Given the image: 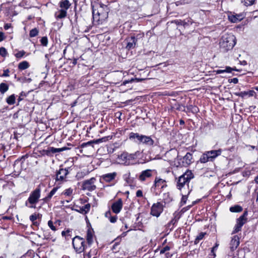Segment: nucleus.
I'll use <instances>...</instances> for the list:
<instances>
[{"mask_svg": "<svg viewBox=\"0 0 258 258\" xmlns=\"http://www.w3.org/2000/svg\"><path fill=\"white\" fill-rule=\"evenodd\" d=\"M92 7L93 24H102L108 18L109 8L106 5L101 3L92 5Z\"/></svg>", "mask_w": 258, "mask_h": 258, "instance_id": "1", "label": "nucleus"}, {"mask_svg": "<svg viewBox=\"0 0 258 258\" xmlns=\"http://www.w3.org/2000/svg\"><path fill=\"white\" fill-rule=\"evenodd\" d=\"M235 36L231 34H225L220 39L219 45L221 50L227 51L231 49L236 44Z\"/></svg>", "mask_w": 258, "mask_h": 258, "instance_id": "2", "label": "nucleus"}, {"mask_svg": "<svg viewBox=\"0 0 258 258\" xmlns=\"http://www.w3.org/2000/svg\"><path fill=\"white\" fill-rule=\"evenodd\" d=\"M194 175L191 171L187 170L182 175L178 177L177 181L176 187L178 189L182 192V189L185 185L188 184L190 180L194 178Z\"/></svg>", "mask_w": 258, "mask_h": 258, "instance_id": "3", "label": "nucleus"}, {"mask_svg": "<svg viewBox=\"0 0 258 258\" xmlns=\"http://www.w3.org/2000/svg\"><path fill=\"white\" fill-rule=\"evenodd\" d=\"M130 140L137 139L136 142L139 144H143L147 146H152L154 143V140L150 137L140 135L138 133L132 132L129 135Z\"/></svg>", "mask_w": 258, "mask_h": 258, "instance_id": "4", "label": "nucleus"}, {"mask_svg": "<svg viewBox=\"0 0 258 258\" xmlns=\"http://www.w3.org/2000/svg\"><path fill=\"white\" fill-rule=\"evenodd\" d=\"M41 190L39 187L36 188L30 194L29 197L25 202L26 206L30 208H35L40 197Z\"/></svg>", "mask_w": 258, "mask_h": 258, "instance_id": "5", "label": "nucleus"}, {"mask_svg": "<svg viewBox=\"0 0 258 258\" xmlns=\"http://www.w3.org/2000/svg\"><path fill=\"white\" fill-rule=\"evenodd\" d=\"M135 158V154H129L124 152L118 156L117 161L119 164L129 165Z\"/></svg>", "mask_w": 258, "mask_h": 258, "instance_id": "6", "label": "nucleus"}, {"mask_svg": "<svg viewBox=\"0 0 258 258\" xmlns=\"http://www.w3.org/2000/svg\"><path fill=\"white\" fill-rule=\"evenodd\" d=\"M73 245L76 251L78 253L83 252L86 246L84 239L78 236L73 238Z\"/></svg>", "mask_w": 258, "mask_h": 258, "instance_id": "7", "label": "nucleus"}, {"mask_svg": "<svg viewBox=\"0 0 258 258\" xmlns=\"http://www.w3.org/2000/svg\"><path fill=\"white\" fill-rule=\"evenodd\" d=\"M164 206L161 202L153 204L151 209V214L158 217L163 211Z\"/></svg>", "mask_w": 258, "mask_h": 258, "instance_id": "8", "label": "nucleus"}, {"mask_svg": "<svg viewBox=\"0 0 258 258\" xmlns=\"http://www.w3.org/2000/svg\"><path fill=\"white\" fill-rule=\"evenodd\" d=\"M167 186L166 181L159 177H156L154 181V184L152 187V189L154 190V191L158 189H163Z\"/></svg>", "mask_w": 258, "mask_h": 258, "instance_id": "9", "label": "nucleus"}, {"mask_svg": "<svg viewBox=\"0 0 258 258\" xmlns=\"http://www.w3.org/2000/svg\"><path fill=\"white\" fill-rule=\"evenodd\" d=\"M66 150V148H55L52 147H48L46 149H44L39 151L42 156L47 155L51 156L53 154L60 152Z\"/></svg>", "mask_w": 258, "mask_h": 258, "instance_id": "10", "label": "nucleus"}, {"mask_svg": "<svg viewBox=\"0 0 258 258\" xmlns=\"http://www.w3.org/2000/svg\"><path fill=\"white\" fill-rule=\"evenodd\" d=\"M96 179L94 177H92L89 179L86 180L83 182L82 188L84 190H87L89 191H93L96 188L95 185V182Z\"/></svg>", "mask_w": 258, "mask_h": 258, "instance_id": "11", "label": "nucleus"}, {"mask_svg": "<svg viewBox=\"0 0 258 258\" xmlns=\"http://www.w3.org/2000/svg\"><path fill=\"white\" fill-rule=\"evenodd\" d=\"M245 17L243 13L240 14L231 13L228 15V19L232 23H237L243 20Z\"/></svg>", "mask_w": 258, "mask_h": 258, "instance_id": "12", "label": "nucleus"}, {"mask_svg": "<svg viewBox=\"0 0 258 258\" xmlns=\"http://www.w3.org/2000/svg\"><path fill=\"white\" fill-rule=\"evenodd\" d=\"M182 163H179L177 166H181L187 167L192 162V155L190 153H187L186 155L181 159Z\"/></svg>", "mask_w": 258, "mask_h": 258, "instance_id": "13", "label": "nucleus"}, {"mask_svg": "<svg viewBox=\"0 0 258 258\" xmlns=\"http://www.w3.org/2000/svg\"><path fill=\"white\" fill-rule=\"evenodd\" d=\"M123 206V202L121 199H118L113 202L111 206V210L115 214H118L121 210Z\"/></svg>", "mask_w": 258, "mask_h": 258, "instance_id": "14", "label": "nucleus"}, {"mask_svg": "<svg viewBox=\"0 0 258 258\" xmlns=\"http://www.w3.org/2000/svg\"><path fill=\"white\" fill-rule=\"evenodd\" d=\"M125 40L127 42L126 45V49L130 50L135 47L137 42V39L135 36H132L131 37L126 38Z\"/></svg>", "mask_w": 258, "mask_h": 258, "instance_id": "15", "label": "nucleus"}, {"mask_svg": "<svg viewBox=\"0 0 258 258\" xmlns=\"http://www.w3.org/2000/svg\"><path fill=\"white\" fill-rule=\"evenodd\" d=\"M152 173L153 170L151 169H147L143 171L139 177V179L141 181H144L152 176Z\"/></svg>", "mask_w": 258, "mask_h": 258, "instance_id": "16", "label": "nucleus"}, {"mask_svg": "<svg viewBox=\"0 0 258 258\" xmlns=\"http://www.w3.org/2000/svg\"><path fill=\"white\" fill-rule=\"evenodd\" d=\"M68 170L66 168H60L56 173V180H64L67 175L68 174Z\"/></svg>", "mask_w": 258, "mask_h": 258, "instance_id": "17", "label": "nucleus"}, {"mask_svg": "<svg viewBox=\"0 0 258 258\" xmlns=\"http://www.w3.org/2000/svg\"><path fill=\"white\" fill-rule=\"evenodd\" d=\"M117 175V173L115 172L112 173H107L102 175L101 178L104 181L109 182L113 180Z\"/></svg>", "mask_w": 258, "mask_h": 258, "instance_id": "18", "label": "nucleus"}, {"mask_svg": "<svg viewBox=\"0 0 258 258\" xmlns=\"http://www.w3.org/2000/svg\"><path fill=\"white\" fill-rule=\"evenodd\" d=\"M206 152L208 154V156H209L210 159L212 161L217 157L221 155L222 153V150L218 149L217 150H211Z\"/></svg>", "mask_w": 258, "mask_h": 258, "instance_id": "19", "label": "nucleus"}, {"mask_svg": "<svg viewBox=\"0 0 258 258\" xmlns=\"http://www.w3.org/2000/svg\"><path fill=\"white\" fill-rule=\"evenodd\" d=\"M239 244V237L235 235L231 240L230 243V248L232 250L235 249Z\"/></svg>", "mask_w": 258, "mask_h": 258, "instance_id": "20", "label": "nucleus"}, {"mask_svg": "<svg viewBox=\"0 0 258 258\" xmlns=\"http://www.w3.org/2000/svg\"><path fill=\"white\" fill-rule=\"evenodd\" d=\"M90 207V204H87L83 207H79L78 209H75V211L82 214H86L89 212Z\"/></svg>", "mask_w": 258, "mask_h": 258, "instance_id": "21", "label": "nucleus"}, {"mask_svg": "<svg viewBox=\"0 0 258 258\" xmlns=\"http://www.w3.org/2000/svg\"><path fill=\"white\" fill-rule=\"evenodd\" d=\"M254 92L252 90L249 91H242L240 92L235 93V95L241 97L242 98H245L246 96L251 97L253 95Z\"/></svg>", "mask_w": 258, "mask_h": 258, "instance_id": "22", "label": "nucleus"}, {"mask_svg": "<svg viewBox=\"0 0 258 258\" xmlns=\"http://www.w3.org/2000/svg\"><path fill=\"white\" fill-rule=\"evenodd\" d=\"M232 71H235L237 72H240L241 70H237L235 67L234 68H230L229 67H227L224 70H217L216 71V72L217 74H221L223 73H232Z\"/></svg>", "mask_w": 258, "mask_h": 258, "instance_id": "23", "label": "nucleus"}, {"mask_svg": "<svg viewBox=\"0 0 258 258\" xmlns=\"http://www.w3.org/2000/svg\"><path fill=\"white\" fill-rule=\"evenodd\" d=\"M94 232L93 230L88 229L87 233L86 239L89 245L92 243L93 241Z\"/></svg>", "mask_w": 258, "mask_h": 258, "instance_id": "24", "label": "nucleus"}, {"mask_svg": "<svg viewBox=\"0 0 258 258\" xmlns=\"http://www.w3.org/2000/svg\"><path fill=\"white\" fill-rule=\"evenodd\" d=\"M66 10L61 9L55 13V17L56 19H62L67 16Z\"/></svg>", "mask_w": 258, "mask_h": 258, "instance_id": "25", "label": "nucleus"}, {"mask_svg": "<svg viewBox=\"0 0 258 258\" xmlns=\"http://www.w3.org/2000/svg\"><path fill=\"white\" fill-rule=\"evenodd\" d=\"M247 212H245L242 215H241L237 220V223L243 226L246 222L247 219L246 218L247 216Z\"/></svg>", "mask_w": 258, "mask_h": 258, "instance_id": "26", "label": "nucleus"}, {"mask_svg": "<svg viewBox=\"0 0 258 258\" xmlns=\"http://www.w3.org/2000/svg\"><path fill=\"white\" fill-rule=\"evenodd\" d=\"M108 137H104L102 138L97 139V140H94L88 142L87 143H86V145H91L92 144H99L100 143L103 142H106L108 140Z\"/></svg>", "mask_w": 258, "mask_h": 258, "instance_id": "27", "label": "nucleus"}, {"mask_svg": "<svg viewBox=\"0 0 258 258\" xmlns=\"http://www.w3.org/2000/svg\"><path fill=\"white\" fill-rule=\"evenodd\" d=\"M38 214L34 213L30 216V220L32 222L33 226L37 227L39 225V223L36 221L38 218Z\"/></svg>", "mask_w": 258, "mask_h": 258, "instance_id": "28", "label": "nucleus"}, {"mask_svg": "<svg viewBox=\"0 0 258 258\" xmlns=\"http://www.w3.org/2000/svg\"><path fill=\"white\" fill-rule=\"evenodd\" d=\"M71 4L68 0H64L60 2L59 3V6L61 9L67 10L70 8Z\"/></svg>", "mask_w": 258, "mask_h": 258, "instance_id": "29", "label": "nucleus"}, {"mask_svg": "<svg viewBox=\"0 0 258 258\" xmlns=\"http://www.w3.org/2000/svg\"><path fill=\"white\" fill-rule=\"evenodd\" d=\"M200 161L203 163H205L208 161H211L206 152L201 156Z\"/></svg>", "mask_w": 258, "mask_h": 258, "instance_id": "30", "label": "nucleus"}, {"mask_svg": "<svg viewBox=\"0 0 258 258\" xmlns=\"http://www.w3.org/2000/svg\"><path fill=\"white\" fill-rule=\"evenodd\" d=\"M173 215L174 218L169 223V226L171 225H174L175 224L180 218V216H179L178 213H174Z\"/></svg>", "mask_w": 258, "mask_h": 258, "instance_id": "31", "label": "nucleus"}, {"mask_svg": "<svg viewBox=\"0 0 258 258\" xmlns=\"http://www.w3.org/2000/svg\"><path fill=\"white\" fill-rule=\"evenodd\" d=\"M57 189V187H54L49 193L48 196L44 198V200L46 201L49 200L52 198V197L55 194Z\"/></svg>", "mask_w": 258, "mask_h": 258, "instance_id": "32", "label": "nucleus"}, {"mask_svg": "<svg viewBox=\"0 0 258 258\" xmlns=\"http://www.w3.org/2000/svg\"><path fill=\"white\" fill-rule=\"evenodd\" d=\"M231 212H240L242 211V208L239 205H235L230 208Z\"/></svg>", "mask_w": 258, "mask_h": 258, "instance_id": "33", "label": "nucleus"}, {"mask_svg": "<svg viewBox=\"0 0 258 258\" xmlns=\"http://www.w3.org/2000/svg\"><path fill=\"white\" fill-rule=\"evenodd\" d=\"M9 89V86L7 84L5 83H1L0 84V92L4 94Z\"/></svg>", "mask_w": 258, "mask_h": 258, "instance_id": "34", "label": "nucleus"}, {"mask_svg": "<svg viewBox=\"0 0 258 258\" xmlns=\"http://www.w3.org/2000/svg\"><path fill=\"white\" fill-rule=\"evenodd\" d=\"M7 102L9 105H13L15 103V95H12L10 96L7 99Z\"/></svg>", "mask_w": 258, "mask_h": 258, "instance_id": "35", "label": "nucleus"}, {"mask_svg": "<svg viewBox=\"0 0 258 258\" xmlns=\"http://www.w3.org/2000/svg\"><path fill=\"white\" fill-rule=\"evenodd\" d=\"M182 26H184V27L189 26L190 25H191L194 23V22L190 18H188L185 20H184L183 21H182Z\"/></svg>", "mask_w": 258, "mask_h": 258, "instance_id": "36", "label": "nucleus"}, {"mask_svg": "<svg viewBox=\"0 0 258 258\" xmlns=\"http://www.w3.org/2000/svg\"><path fill=\"white\" fill-rule=\"evenodd\" d=\"M255 0H241V3L245 6H250L254 4Z\"/></svg>", "mask_w": 258, "mask_h": 258, "instance_id": "37", "label": "nucleus"}, {"mask_svg": "<svg viewBox=\"0 0 258 258\" xmlns=\"http://www.w3.org/2000/svg\"><path fill=\"white\" fill-rule=\"evenodd\" d=\"M206 234L205 232H201L196 237L195 239V243H198L200 240H202L204 236Z\"/></svg>", "mask_w": 258, "mask_h": 258, "instance_id": "38", "label": "nucleus"}, {"mask_svg": "<svg viewBox=\"0 0 258 258\" xmlns=\"http://www.w3.org/2000/svg\"><path fill=\"white\" fill-rule=\"evenodd\" d=\"M38 30L37 28H34L30 31L29 36L30 37L36 36L38 34Z\"/></svg>", "mask_w": 258, "mask_h": 258, "instance_id": "39", "label": "nucleus"}, {"mask_svg": "<svg viewBox=\"0 0 258 258\" xmlns=\"http://www.w3.org/2000/svg\"><path fill=\"white\" fill-rule=\"evenodd\" d=\"M26 52L24 50L19 51L18 52L16 53L15 54V56L18 58H20L22 57L25 54Z\"/></svg>", "mask_w": 258, "mask_h": 258, "instance_id": "40", "label": "nucleus"}, {"mask_svg": "<svg viewBox=\"0 0 258 258\" xmlns=\"http://www.w3.org/2000/svg\"><path fill=\"white\" fill-rule=\"evenodd\" d=\"M73 191V189L71 188H69L66 189L63 192V195H64L66 196H69L72 194Z\"/></svg>", "mask_w": 258, "mask_h": 258, "instance_id": "41", "label": "nucleus"}, {"mask_svg": "<svg viewBox=\"0 0 258 258\" xmlns=\"http://www.w3.org/2000/svg\"><path fill=\"white\" fill-rule=\"evenodd\" d=\"M41 43L43 46H47L48 43V39L46 37H43L40 40Z\"/></svg>", "mask_w": 258, "mask_h": 258, "instance_id": "42", "label": "nucleus"}, {"mask_svg": "<svg viewBox=\"0 0 258 258\" xmlns=\"http://www.w3.org/2000/svg\"><path fill=\"white\" fill-rule=\"evenodd\" d=\"M48 226L53 231H56V227L53 225V223L52 221L49 220L48 222Z\"/></svg>", "mask_w": 258, "mask_h": 258, "instance_id": "43", "label": "nucleus"}, {"mask_svg": "<svg viewBox=\"0 0 258 258\" xmlns=\"http://www.w3.org/2000/svg\"><path fill=\"white\" fill-rule=\"evenodd\" d=\"M242 226V225H239V224H238L237 223L236 225L235 226L234 230L233 232L234 233H237V232H239V231L241 230Z\"/></svg>", "mask_w": 258, "mask_h": 258, "instance_id": "44", "label": "nucleus"}, {"mask_svg": "<svg viewBox=\"0 0 258 258\" xmlns=\"http://www.w3.org/2000/svg\"><path fill=\"white\" fill-rule=\"evenodd\" d=\"M43 236L46 239H51L52 238L49 232L45 230L43 231Z\"/></svg>", "mask_w": 258, "mask_h": 258, "instance_id": "45", "label": "nucleus"}, {"mask_svg": "<svg viewBox=\"0 0 258 258\" xmlns=\"http://www.w3.org/2000/svg\"><path fill=\"white\" fill-rule=\"evenodd\" d=\"M170 249V247L169 246H165L163 248H162L160 251V254H163L165 253L166 251H169Z\"/></svg>", "mask_w": 258, "mask_h": 258, "instance_id": "46", "label": "nucleus"}, {"mask_svg": "<svg viewBox=\"0 0 258 258\" xmlns=\"http://www.w3.org/2000/svg\"><path fill=\"white\" fill-rule=\"evenodd\" d=\"M7 54V50L5 48L2 47L0 48V55L4 56Z\"/></svg>", "mask_w": 258, "mask_h": 258, "instance_id": "47", "label": "nucleus"}, {"mask_svg": "<svg viewBox=\"0 0 258 258\" xmlns=\"http://www.w3.org/2000/svg\"><path fill=\"white\" fill-rule=\"evenodd\" d=\"M181 192H182V197L181 198V203L182 204V205H184L186 203L187 198L186 195H183V191Z\"/></svg>", "mask_w": 258, "mask_h": 258, "instance_id": "48", "label": "nucleus"}, {"mask_svg": "<svg viewBox=\"0 0 258 258\" xmlns=\"http://www.w3.org/2000/svg\"><path fill=\"white\" fill-rule=\"evenodd\" d=\"M117 219V217L116 216H114L110 217L109 220L111 223H114L116 221Z\"/></svg>", "mask_w": 258, "mask_h": 258, "instance_id": "49", "label": "nucleus"}, {"mask_svg": "<svg viewBox=\"0 0 258 258\" xmlns=\"http://www.w3.org/2000/svg\"><path fill=\"white\" fill-rule=\"evenodd\" d=\"M218 246H219V244L216 243L215 244V245L212 248V249L211 250V252L213 253V255H214V256H215V255H216L215 253H214V251L217 249Z\"/></svg>", "mask_w": 258, "mask_h": 258, "instance_id": "50", "label": "nucleus"}, {"mask_svg": "<svg viewBox=\"0 0 258 258\" xmlns=\"http://www.w3.org/2000/svg\"><path fill=\"white\" fill-rule=\"evenodd\" d=\"M136 196L137 197H142L143 192L141 190H138L136 192Z\"/></svg>", "mask_w": 258, "mask_h": 258, "instance_id": "51", "label": "nucleus"}, {"mask_svg": "<svg viewBox=\"0 0 258 258\" xmlns=\"http://www.w3.org/2000/svg\"><path fill=\"white\" fill-rule=\"evenodd\" d=\"M175 24L177 25H182V20H176L174 21Z\"/></svg>", "mask_w": 258, "mask_h": 258, "instance_id": "52", "label": "nucleus"}, {"mask_svg": "<svg viewBox=\"0 0 258 258\" xmlns=\"http://www.w3.org/2000/svg\"><path fill=\"white\" fill-rule=\"evenodd\" d=\"M5 39V34L3 32H0V42L3 41Z\"/></svg>", "mask_w": 258, "mask_h": 258, "instance_id": "53", "label": "nucleus"}, {"mask_svg": "<svg viewBox=\"0 0 258 258\" xmlns=\"http://www.w3.org/2000/svg\"><path fill=\"white\" fill-rule=\"evenodd\" d=\"M29 66H18L19 70L22 71L28 68Z\"/></svg>", "mask_w": 258, "mask_h": 258, "instance_id": "54", "label": "nucleus"}, {"mask_svg": "<svg viewBox=\"0 0 258 258\" xmlns=\"http://www.w3.org/2000/svg\"><path fill=\"white\" fill-rule=\"evenodd\" d=\"M137 80V79H131V80H125V81H124L123 82V84L124 85H125V84H128V83H131V82H134L135 80Z\"/></svg>", "mask_w": 258, "mask_h": 258, "instance_id": "55", "label": "nucleus"}, {"mask_svg": "<svg viewBox=\"0 0 258 258\" xmlns=\"http://www.w3.org/2000/svg\"><path fill=\"white\" fill-rule=\"evenodd\" d=\"M252 196H253V198H255V201H256V202H257L258 201V192L255 191L253 194Z\"/></svg>", "mask_w": 258, "mask_h": 258, "instance_id": "56", "label": "nucleus"}, {"mask_svg": "<svg viewBox=\"0 0 258 258\" xmlns=\"http://www.w3.org/2000/svg\"><path fill=\"white\" fill-rule=\"evenodd\" d=\"M105 217L109 219L110 217H111V212L110 211H108L107 212H106L105 214Z\"/></svg>", "mask_w": 258, "mask_h": 258, "instance_id": "57", "label": "nucleus"}, {"mask_svg": "<svg viewBox=\"0 0 258 258\" xmlns=\"http://www.w3.org/2000/svg\"><path fill=\"white\" fill-rule=\"evenodd\" d=\"M238 82V80L237 78H234L231 80V82L233 83L234 84H237Z\"/></svg>", "mask_w": 258, "mask_h": 258, "instance_id": "58", "label": "nucleus"}, {"mask_svg": "<svg viewBox=\"0 0 258 258\" xmlns=\"http://www.w3.org/2000/svg\"><path fill=\"white\" fill-rule=\"evenodd\" d=\"M9 70H5L4 72V73L3 74V76H5V77H7L9 76Z\"/></svg>", "mask_w": 258, "mask_h": 258, "instance_id": "59", "label": "nucleus"}, {"mask_svg": "<svg viewBox=\"0 0 258 258\" xmlns=\"http://www.w3.org/2000/svg\"><path fill=\"white\" fill-rule=\"evenodd\" d=\"M10 27H11V24H6L4 25V29L5 30H8Z\"/></svg>", "mask_w": 258, "mask_h": 258, "instance_id": "60", "label": "nucleus"}, {"mask_svg": "<svg viewBox=\"0 0 258 258\" xmlns=\"http://www.w3.org/2000/svg\"><path fill=\"white\" fill-rule=\"evenodd\" d=\"M70 232L69 230H67L66 231H63L61 233L62 236L66 235L67 234H69Z\"/></svg>", "mask_w": 258, "mask_h": 258, "instance_id": "61", "label": "nucleus"}, {"mask_svg": "<svg viewBox=\"0 0 258 258\" xmlns=\"http://www.w3.org/2000/svg\"><path fill=\"white\" fill-rule=\"evenodd\" d=\"M19 64H28V63L26 61H23L20 62Z\"/></svg>", "mask_w": 258, "mask_h": 258, "instance_id": "62", "label": "nucleus"}, {"mask_svg": "<svg viewBox=\"0 0 258 258\" xmlns=\"http://www.w3.org/2000/svg\"><path fill=\"white\" fill-rule=\"evenodd\" d=\"M254 181L256 183H258V175L256 177H255Z\"/></svg>", "mask_w": 258, "mask_h": 258, "instance_id": "63", "label": "nucleus"}, {"mask_svg": "<svg viewBox=\"0 0 258 258\" xmlns=\"http://www.w3.org/2000/svg\"><path fill=\"white\" fill-rule=\"evenodd\" d=\"M246 146L250 147L251 149H254L255 148V147L254 146H250V145H249V146Z\"/></svg>", "mask_w": 258, "mask_h": 258, "instance_id": "64", "label": "nucleus"}]
</instances>
